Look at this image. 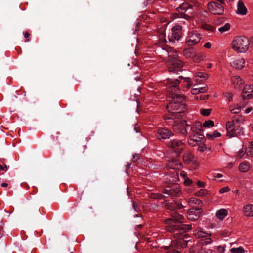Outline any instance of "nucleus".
<instances>
[{
    "label": "nucleus",
    "instance_id": "1",
    "mask_svg": "<svg viewBox=\"0 0 253 253\" xmlns=\"http://www.w3.org/2000/svg\"><path fill=\"white\" fill-rule=\"evenodd\" d=\"M180 81L178 79L168 78L165 83L168 92V99L169 103L167 104L168 111L171 113L170 116L167 117L166 121L167 123L171 122L174 118L179 116L178 113L183 112L185 104L183 101L185 98L179 89Z\"/></svg>",
    "mask_w": 253,
    "mask_h": 253
},
{
    "label": "nucleus",
    "instance_id": "2",
    "mask_svg": "<svg viewBox=\"0 0 253 253\" xmlns=\"http://www.w3.org/2000/svg\"><path fill=\"white\" fill-rule=\"evenodd\" d=\"M183 216L176 211H172L171 218L166 220V223L168 225V231L173 233V236L178 240V243L180 246L186 247L190 240H186L187 235L183 234L191 229V225L183 224L181 223Z\"/></svg>",
    "mask_w": 253,
    "mask_h": 253
},
{
    "label": "nucleus",
    "instance_id": "3",
    "mask_svg": "<svg viewBox=\"0 0 253 253\" xmlns=\"http://www.w3.org/2000/svg\"><path fill=\"white\" fill-rule=\"evenodd\" d=\"M157 138L162 141H165L169 147L176 148L182 144L181 140L175 138L173 132L166 127H161L157 129Z\"/></svg>",
    "mask_w": 253,
    "mask_h": 253
},
{
    "label": "nucleus",
    "instance_id": "4",
    "mask_svg": "<svg viewBox=\"0 0 253 253\" xmlns=\"http://www.w3.org/2000/svg\"><path fill=\"white\" fill-rule=\"evenodd\" d=\"M243 123L242 117H235L232 121L227 122L226 124L227 135L230 137L244 135L243 128L241 127Z\"/></svg>",
    "mask_w": 253,
    "mask_h": 253
},
{
    "label": "nucleus",
    "instance_id": "5",
    "mask_svg": "<svg viewBox=\"0 0 253 253\" xmlns=\"http://www.w3.org/2000/svg\"><path fill=\"white\" fill-rule=\"evenodd\" d=\"M249 42L247 38L243 36L236 37L232 42V48L238 52L244 53L249 48Z\"/></svg>",
    "mask_w": 253,
    "mask_h": 253
},
{
    "label": "nucleus",
    "instance_id": "6",
    "mask_svg": "<svg viewBox=\"0 0 253 253\" xmlns=\"http://www.w3.org/2000/svg\"><path fill=\"white\" fill-rule=\"evenodd\" d=\"M224 5L225 2L222 0H217V1H211L208 4V9L213 14L220 15L223 13Z\"/></svg>",
    "mask_w": 253,
    "mask_h": 253
},
{
    "label": "nucleus",
    "instance_id": "7",
    "mask_svg": "<svg viewBox=\"0 0 253 253\" xmlns=\"http://www.w3.org/2000/svg\"><path fill=\"white\" fill-rule=\"evenodd\" d=\"M181 26L177 25L171 29V32L168 35L169 42L172 44H176L181 37Z\"/></svg>",
    "mask_w": 253,
    "mask_h": 253
},
{
    "label": "nucleus",
    "instance_id": "8",
    "mask_svg": "<svg viewBox=\"0 0 253 253\" xmlns=\"http://www.w3.org/2000/svg\"><path fill=\"white\" fill-rule=\"evenodd\" d=\"M183 66V63L182 61L176 57L170 59L168 64L169 70L170 72L179 74L181 72L182 68Z\"/></svg>",
    "mask_w": 253,
    "mask_h": 253
},
{
    "label": "nucleus",
    "instance_id": "9",
    "mask_svg": "<svg viewBox=\"0 0 253 253\" xmlns=\"http://www.w3.org/2000/svg\"><path fill=\"white\" fill-rule=\"evenodd\" d=\"M205 141L204 136L198 132H193L189 135V140L188 141L189 144L191 146H195L196 145L198 144L199 143H203Z\"/></svg>",
    "mask_w": 253,
    "mask_h": 253
},
{
    "label": "nucleus",
    "instance_id": "10",
    "mask_svg": "<svg viewBox=\"0 0 253 253\" xmlns=\"http://www.w3.org/2000/svg\"><path fill=\"white\" fill-rule=\"evenodd\" d=\"M177 10L178 12L181 13L183 12L187 11L188 13L190 14V15L183 14V18L187 20L190 19L192 16H194V11L193 10L192 6L187 3H183L177 8Z\"/></svg>",
    "mask_w": 253,
    "mask_h": 253
},
{
    "label": "nucleus",
    "instance_id": "11",
    "mask_svg": "<svg viewBox=\"0 0 253 253\" xmlns=\"http://www.w3.org/2000/svg\"><path fill=\"white\" fill-rule=\"evenodd\" d=\"M202 212L203 210L201 207H193L189 210L187 218L191 221L197 220L200 217Z\"/></svg>",
    "mask_w": 253,
    "mask_h": 253
},
{
    "label": "nucleus",
    "instance_id": "12",
    "mask_svg": "<svg viewBox=\"0 0 253 253\" xmlns=\"http://www.w3.org/2000/svg\"><path fill=\"white\" fill-rule=\"evenodd\" d=\"M163 193L168 196H179L182 194L181 190L177 185L168 187L164 190Z\"/></svg>",
    "mask_w": 253,
    "mask_h": 253
},
{
    "label": "nucleus",
    "instance_id": "13",
    "mask_svg": "<svg viewBox=\"0 0 253 253\" xmlns=\"http://www.w3.org/2000/svg\"><path fill=\"white\" fill-rule=\"evenodd\" d=\"M165 180L167 183L175 184L179 181L178 174L176 171L170 172L165 176Z\"/></svg>",
    "mask_w": 253,
    "mask_h": 253
},
{
    "label": "nucleus",
    "instance_id": "14",
    "mask_svg": "<svg viewBox=\"0 0 253 253\" xmlns=\"http://www.w3.org/2000/svg\"><path fill=\"white\" fill-rule=\"evenodd\" d=\"M185 126V121H174L173 125V130L175 132L183 135V130Z\"/></svg>",
    "mask_w": 253,
    "mask_h": 253
},
{
    "label": "nucleus",
    "instance_id": "15",
    "mask_svg": "<svg viewBox=\"0 0 253 253\" xmlns=\"http://www.w3.org/2000/svg\"><path fill=\"white\" fill-rule=\"evenodd\" d=\"M242 97L244 99H249L253 97V86L250 85L244 87Z\"/></svg>",
    "mask_w": 253,
    "mask_h": 253
},
{
    "label": "nucleus",
    "instance_id": "16",
    "mask_svg": "<svg viewBox=\"0 0 253 253\" xmlns=\"http://www.w3.org/2000/svg\"><path fill=\"white\" fill-rule=\"evenodd\" d=\"M168 169H179L182 168L181 163L177 159H172L167 166Z\"/></svg>",
    "mask_w": 253,
    "mask_h": 253
},
{
    "label": "nucleus",
    "instance_id": "17",
    "mask_svg": "<svg viewBox=\"0 0 253 253\" xmlns=\"http://www.w3.org/2000/svg\"><path fill=\"white\" fill-rule=\"evenodd\" d=\"M232 67L237 69H241L245 66V60L243 58L236 59L230 63Z\"/></svg>",
    "mask_w": 253,
    "mask_h": 253
},
{
    "label": "nucleus",
    "instance_id": "18",
    "mask_svg": "<svg viewBox=\"0 0 253 253\" xmlns=\"http://www.w3.org/2000/svg\"><path fill=\"white\" fill-rule=\"evenodd\" d=\"M247 11V8L244 5L243 2L242 0H239L236 13L239 15H245L246 14Z\"/></svg>",
    "mask_w": 253,
    "mask_h": 253
},
{
    "label": "nucleus",
    "instance_id": "19",
    "mask_svg": "<svg viewBox=\"0 0 253 253\" xmlns=\"http://www.w3.org/2000/svg\"><path fill=\"white\" fill-rule=\"evenodd\" d=\"M196 52V49L194 47H189L184 50L183 54L186 58L192 59Z\"/></svg>",
    "mask_w": 253,
    "mask_h": 253
},
{
    "label": "nucleus",
    "instance_id": "20",
    "mask_svg": "<svg viewBox=\"0 0 253 253\" xmlns=\"http://www.w3.org/2000/svg\"><path fill=\"white\" fill-rule=\"evenodd\" d=\"M244 214L246 216H253V205L249 204L245 206L243 208Z\"/></svg>",
    "mask_w": 253,
    "mask_h": 253
},
{
    "label": "nucleus",
    "instance_id": "21",
    "mask_svg": "<svg viewBox=\"0 0 253 253\" xmlns=\"http://www.w3.org/2000/svg\"><path fill=\"white\" fill-rule=\"evenodd\" d=\"M228 214V211L225 209H221L216 211V215L217 217L222 220Z\"/></svg>",
    "mask_w": 253,
    "mask_h": 253
},
{
    "label": "nucleus",
    "instance_id": "22",
    "mask_svg": "<svg viewBox=\"0 0 253 253\" xmlns=\"http://www.w3.org/2000/svg\"><path fill=\"white\" fill-rule=\"evenodd\" d=\"M183 135H186L188 134L189 135L193 133V128L192 125L187 123L185 121V126H184V129L183 130Z\"/></svg>",
    "mask_w": 253,
    "mask_h": 253
},
{
    "label": "nucleus",
    "instance_id": "23",
    "mask_svg": "<svg viewBox=\"0 0 253 253\" xmlns=\"http://www.w3.org/2000/svg\"><path fill=\"white\" fill-rule=\"evenodd\" d=\"M207 90V87L206 86L200 87L198 88H192L191 89V93L193 95H196L199 93H204Z\"/></svg>",
    "mask_w": 253,
    "mask_h": 253
},
{
    "label": "nucleus",
    "instance_id": "24",
    "mask_svg": "<svg viewBox=\"0 0 253 253\" xmlns=\"http://www.w3.org/2000/svg\"><path fill=\"white\" fill-rule=\"evenodd\" d=\"M232 82L234 84L238 85L239 86L241 85L243 83V81L241 77L237 75L232 77Z\"/></svg>",
    "mask_w": 253,
    "mask_h": 253
},
{
    "label": "nucleus",
    "instance_id": "25",
    "mask_svg": "<svg viewBox=\"0 0 253 253\" xmlns=\"http://www.w3.org/2000/svg\"><path fill=\"white\" fill-rule=\"evenodd\" d=\"M193 132H200L202 129L203 126L200 122H197L192 125Z\"/></svg>",
    "mask_w": 253,
    "mask_h": 253
},
{
    "label": "nucleus",
    "instance_id": "26",
    "mask_svg": "<svg viewBox=\"0 0 253 253\" xmlns=\"http://www.w3.org/2000/svg\"><path fill=\"white\" fill-rule=\"evenodd\" d=\"M250 164L247 162H244L239 165V170L242 172H245L248 170Z\"/></svg>",
    "mask_w": 253,
    "mask_h": 253
},
{
    "label": "nucleus",
    "instance_id": "27",
    "mask_svg": "<svg viewBox=\"0 0 253 253\" xmlns=\"http://www.w3.org/2000/svg\"><path fill=\"white\" fill-rule=\"evenodd\" d=\"M200 42V39H191V38H187L186 40V44L189 46H192Z\"/></svg>",
    "mask_w": 253,
    "mask_h": 253
},
{
    "label": "nucleus",
    "instance_id": "28",
    "mask_svg": "<svg viewBox=\"0 0 253 253\" xmlns=\"http://www.w3.org/2000/svg\"><path fill=\"white\" fill-rule=\"evenodd\" d=\"M201 201L197 198H191L189 199L188 201V204L190 206H193L194 204H196L197 205H200L201 204Z\"/></svg>",
    "mask_w": 253,
    "mask_h": 253
},
{
    "label": "nucleus",
    "instance_id": "29",
    "mask_svg": "<svg viewBox=\"0 0 253 253\" xmlns=\"http://www.w3.org/2000/svg\"><path fill=\"white\" fill-rule=\"evenodd\" d=\"M203 54L202 53L196 52L194 57H193L192 59L196 62H199L203 59Z\"/></svg>",
    "mask_w": 253,
    "mask_h": 253
},
{
    "label": "nucleus",
    "instance_id": "30",
    "mask_svg": "<svg viewBox=\"0 0 253 253\" xmlns=\"http://www.w3.org/2000/svg\"><path fill=\"white\" fill-rule=\"evenodd\" d=\"M230 28V25L229 23H226L223 26H222L218 28V31L221 33H223L225 32H226L229 30Z\"/></svg>",
    "mask_w": 253,
    "mask_h": 253
},
{
    "label": "nucleus",
    "instance_id": "31",
    "mask_svg": "<svg viewBox=\"0 0 253 253\" xmlns=\"http://www.w3.org/2000/svg\"><path fill=\"white\" fill-rule=\"evenodd\" d=\"M230 251L232 253H243L245 252L243 248L241 246L238 248H233L231 249Z\"/></svg>",
    "mask_w": 253,
    "mask_h": 253
},
{
    "label": "nucleus",
    "instance_id": "32",
    "mask_svg": "<svg viewBox=\"0 0 253 253\" xmlns=\"http://www.w3.org/2000/svg\"><path fill=\"white\" fill-rule=\"evenodd\" d=\"M214 122L211 120H208L207 121H205L202 126L204 127H211L214 126Z\"/></svg>",
    "mask_w": 253,
    "mask_h": 253
},
{
    "label": "nucleus",
    "instance_id": "33",
    "mask_svg": "<svg viewBox=\"0 0 253 253\" xmlns=\"http://www.w3.org/2000/svg\"><path fill=\"white\" fill-rule=\"evenodd\" d=\"M188 38H191V39H201L200 37V34L198 33H194L193 32H189L188 33Z\"/></svg>",
    "mask_w": 253,
    "mask_h": 253
},
{
    "label": "nucleus",
    "instance_id": "34",
    "mask_svg": "<svg viewBox=\"0 0 253 253\" xmlns=\"http://www.w3.org/2000/svg\"><path fill=\"white\" fill-rule=\"evenodd\" d=\"M181 175L183 176L184 178V182L185 185L189 186L192 184V181L188 177H186L185 175V173H181Z\"/></svg>",
    "mask_w": 253,
    "mask_h": 253
},
{
    "label": "nucleus",
    "instance_id": "35",
    "mask_svg": "<svg viewBox=\"0 0 253 253\" xmlns=\"http://www.w3.org/2000/svg\"><path fill=\"white\" fill-rule=\"evenodd\" d=\"M183 160L186 163H189L192 161V156L190 154L185 155L183 157Z\"/></svg>",
    "mask_w": 253,
    "mask_h": 253
},
{
    "label": "nucleus",
    "instance_id": "36",
    "mask_svg": "<svg viewBox=\"0 0 253 253\" xmlns=\"http://www.w3.org/2000/svg\"><path fill=\"white\" fill-rule=\"evenodd\" d=\"M200 78L203 80L206 79L207 77V74L205 73L198 72L196 74L195 78Z\"/></svg>",
    "mask_w": 253,
    "mask_h": 253
},
{
    "label": "nucleus",
    "instance_id": "37",
    "mask_svg": "<svg viewBox=\"0 0 253 253\" xmlns=\"http://www.w3.org/2000/svg\"><path fill=\"white\" fill-rule=\"evenodd\" d=\"M203 28L208 31L211 32H213L215 30V28L213 26L208 24H205L204 25Z\"/></svg>",
    "mask_w": 253,
    "mask_h": 253
},
{
    "label": "nucleus",
    "instance_id": "38",
    "mask_svg": "<svg viewBox=\"0 0 253 253\" xmlns=\"http://www.w3.org/2000/svg\"><path fill=\"white\" fill-rule=\"evenodd\" d=\"M165 247L167 249H169V250L167 252V253H180L179 251L174 249H170L169 247H172L171 246H166Z\"/></svg>",
    "mask_w": 253,
    "mask_h": 253
},
{
    "label": "nucleus",
    "instance_id": "39",
    "mask_svg": "<svg viewBox=\"0 0 253 253\" xmlns=\"http://www.w3.org/2000/svg\"><path fill=\"white\" fill-rule=\"evenodd\" d=\"M241 109V107L237 106L236 107H234V108H230V111L233 114H236L239 113Z\"/></svg>",
    "mask_w": 253,
    "mask_h": 253
},
{
    "label": "nucleus",
    "instance_id": "40",
    "mask_svg": "<svg viewBox=\"0 0 253 253\" xmlns=\"http://www.w3.org/2000/svg\"><path fill=\"white\" fill-rule=\"evenodd\" d=\"M201 113L203 116H208L211 113V109H203L201 110Z\"/></svg>",
    "mask_w": 253,
    "mask_h": 253
},
{
    "label": "nucleus",
    "instance_id": "41",
    "mask_svg": "<svg viewBox=\"0 0 253 253\" xmlns=\"http://www.w3.org/2000/svg\"><path fill=\"white\" fill-rule=\"evenodd\" d=\"M206 190L204 189H201L199 191L196 193V195L199 196H203L206 194Z\"/></svg>",
    "mask_w": 253,
    "mask_h": 253
},
{
    "label": "nucleus",
    "instance_id": "42",
    "mask_svg": "<svg viewBox=\"0 0 253 253\" xmlns=\"http://www.w3.org/2000/svg\"><path fill=\"white\" fill-rule=\"evenodd\" d=\"M211 239L210 238H207L203 240L202 244L204 245H206L210 244L211 242Z\"/></svg>",
    "mask_w": 253,
    "mask_h": 253
},
{
    "label": "nucleus",
    "instance_id": "43",
    "mask_svg": "<svg viewBox=\"0 0 253 253\" xmlns=\"http://www.w3.org/2000/svg\"><path fill=\"white\" fill-rule=\"evenodd\" d=\"M174 209H180L184 207L182 204L180 203H176L174 205Z\"/></svg>",
    "mask_w": 253,
    "mask_h": 253
},
{
    "label": "nucleus",
    "instance_id": "44",
    "mask_svg": "<svg viewBox=\"0 0 253 253\" xmlns=\"http://www.w3.org/2000/svg\"><path fill=\"white\" fill-rule=\"evenodd\" d=\"M229 190H230L228 186H226V187H224L223 188H221L219 190V192L220 193H224L229 191Z\"/></svg>",
    "mask_w": 253,
    "mask_h": 253
},
{
    "label": "nucleus",
    "instance_id": "45",
    "mask_svg": "<svg viewBox=\"0 0 253 253\" xmlns=\"http://www.w3.org/2000/svg\"><path fill=\"white\" fill-rule=\"evenodd\" d=\"M225 97L229 101L232 100V94L230 92H227L225 94Z\"/></svg>",
    "mask_w": 253,
    "mask_h": 253
},
{
    "label": "nucleus",
    "instance_id": "46",
    "mask_svg": "<svg viewBox=\"0 0 253 253\" xmlns=\"http://www.w3.org/2000/svg\"><path fill=\"white\" fill-rule=\"evenodd\" d=\"M132 203L133 208L134 210L136 212H139V208L138 206L136 205L135 202L134 201H132Z\"/></svg>",
    "mask_w": 253,
    "mask_h": 253
},
{
    "label": "nucleus",
    "instance_id": "47",
    "mask_svg": "<svg viewBox=\"0 0 253 253\" xmlns=\"http://www.w3.org/2000/svg\"><path fill=\"white\" fill-rule=\"evenodd\" d=\"M185 81L187 83V86H188V87H190L192 85V83L189 78H185Z\"/></svg>",
    "mask_w": 253,
    "mask_h": 253
},
{
    "label": "nucleus",
    "instance_id": "48",
    "mask_svg": "<svg viewBox=\"0 0 253 253\" xmlns=\"http://www.w3.org/2000/svg\"><path fill=\"white\" fill-rule=\"evenodd\" d=\"M213 135L214 138L218 137L221 136V134L219 132H218L217 131H215L213 133Z\"/></svg>",
    "mask_w": 253,
    "mask_h": 253
},
{
    "label": "nucleus",
    "instance_id": "49",
    "mask_svg": "<svg viewBox=\"0 0 253 253\" xmlns=\"http://www.w3.org/2000/svg\"><path fill=\"white\" fill-rule=\"evenodd\" d=\"M206 136H207V138L211 140V139H213L214 138L213 133H207Z\"/></svg>",
    "mask_w": 253,
    "mask_h": 253
},
{
    "label": "nucleus",
    "instance_id": "50",
    "mask_svg": "<svg viewBox=\"0 0 253 253\" xmlns=\"http://www.w3.org/2000/svg\"><path fill=\"white\" fill-rule=\"evenodd\" d=\"M197 185L199 187H204V183L201 181H198L197 182Z\"/></svg>",
    "mask_w": 253,
    "mask_h": 253
},
{
    "label": "nucleus",
    "instance_id": "51",
    "mask_svg": "<svg viewBox=\"0 0 253 253\" xmlns=\"http://www.w3.org/2000/svg\"><path fill=\"white\" fill-rule=\"evenodd\" d=\"M211 46V44L209 42H206L204 45V46L207 48H210Z\"/></svg>",
    "mask_w": 253,
    "mask_h": 253
},
{
    "label": "nucleus",
    "instance_id": "52",
    "mask_svg": "<svg viewBox=\"0 0 253 253\" xmlns=\"http://www.w3.org/2000/svg\"><path fill=\"white\" fill-rule=\"evenodd\" d=\"M130 165H131V164L130 163H128L127 165H126V173H128L127 171H128V169H129L130 167Z\"/></svg>",
    "mask_w": 253,
    "mask_h": 253
},
{
    "label": "nucleus",
    "instance_id": "53",
    "mask_svg": "<svg viewBox=\"0 0 253 253\" xmlns=\"http://www.w3.org/2000/svg\"><path fill=\"white\" fill-rule=\"evenodd\" d=\"M205 233H203V232H200L198 233V237H204L205 236V235H204Z\"/></svg>",
    "mask_w": 253,
    "mask_h": 253
},
{
    "label": "nucleus",
    "instance_id": "54",
    "mask_svg": "<svg viewBox=\"0 0 253 253\" xmlns=\"http://www.w3.org/2000/svg\"><path fill=\"white\" fill-rule=\"evenodd\" d=\"M134 130L135 131H136V133H138L140 131V128H139L138 127H137L136 126H135L134 127Z\"/></svg>",
    "mask_w": 253,
    "mask_h": 253
},
{
    "label": "nucleus",
    "instance_id": "55",
    "mask_svg": "<svg viewBox=\"0 0 253 253\" xmlns=\"http://www.w3.org/2000/svg\"><path fill=\"white\" fill-rule=\"evenodd\" d=\"M252 110V109L251 108H248L246 110V113L248 114L250 113Z\"/></svg>",
    "mask_w": 253,
    "mask_h": 253
},
{
    "label": "nucleus",
    "instance_id": "56",
    "mask_svg": "<svg viewBox=\"0 0 253 253\" xmlns=\"http://www.w3.org/2000/svg\"><path fill=\"white\" fill-rule=\"evenodd\" d=\"M24 35L25 38H27L29 37L30 34L28 32H25Z\"/></svg>",
    "mask_w": 253,
    "mask_h": 253
},
{
    "label": "nucleus",
    "instance_id": "57",
    "mask_svg": "<svg viewBox=\"0 0 253 253\" xmlns=\"http://www.w3.org/2000/svg\"><path fill=\"white\" fill-rule=\"evenodd\" d=\"M250 149L253 150V141L250 143Z\"/></svg>",
    "mask_w": 253,
    "mask_h": 253
},
{
    "label": "nucleus",
    "instance_id": "58",
    "mask_svg": "<svg viewBox=\"0 0 253 253\" xmlns=\"http://www.w3.org/2000/svg\"><path fill=\"white\" fill-rule=\"evenodd\" d=\"M1 186L3 187H6L8 186V184L6 183H2Z\"/></svg>",
    "mask_w": 253,
    "mask_h": 253
},
{
    "label": "nucleus",
    "instance_id": "59",
    "mask_svg": "<svg viewBox=\"0 0 253 253\" xmlns=\"http://www.w3.org/2000/svg\"><path fill=\"white\" fill-rule=\"evenodd\" d=\"M222 177V175L221 174L218 173L217 174L216 178H220Z\"/></svg>",
    "mask_w": 253,
    "mask_h": 253
},
{
    "label": "nucleus",
    "instance_id": "60",
    "mask_svg": "<svg viewBox=\"0 0 253 253\" xmlns=\"http://www.w3.org/2000/svg\"><path fill=\"white\" fill-rule=\"evenodd\" d=\"M0 169L2 170H4V168L2 165H0Z\"/></svg>",
    "mask_w": 253,
    "mask_h": 253
},
{
    "label": "nucleus",
    "instance_id": "61",
    "mask_svg": "<svg viewBox=\"0 0 253 253\" xmlns=\"http://www.w3.org/2000/svg\"><path fill=\"white\" fill-rule=\"evenodd\" d=\"M244 153H243V151H241L239 153V156L241 157H242V155H243Z\"/></svg>",
    "mask_w": 253,
    "mask_h": 253
},
{
    "label": "nucleus",
    "instance_id": "62",
    "mask_svg": "<svg viewBox=\"0 0 253 253\" xmlns=\"http://www.w3.org/2000/svg\"><path fill=\"white\" fill-rule=\"evenodd\" d=\"M141 215L140 214H135L134 216V217H141Z\"/></svg>",
    "mask_w": 253,
    "mask_h": 253
},
{
    "label": "nucleus",
    "instance_id": "63",
    "mask_svg": "<svg viewBox=\"0 0 253 253\" xmlns=\"http://www.w3.org/2000/svg\"><path fill=\"white\" fill-rule=\"evenodd\" d=\"M212 66V64H209L208 66H207V68H211Z\"/></svg>",
    "mask_w": 253,
    "mask_h": 253
},
{
    "label": "nucleus",
    "instance_id": "64",
    "mask_svg": "<svg viewBox=\"0 0 253 253\" xmlns=\"http://www.w3.org/2000/svg\"><path fill=\"white\" fill-rule=\"evenodd\" d=\"M198 87H199V85H194L193 86V88H198Z\"/></svg>",
    "mask_w": 253,
    "mask_h": 253
}]
</instances>
